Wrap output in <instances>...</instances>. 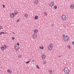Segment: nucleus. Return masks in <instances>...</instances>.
I'll use <instances>...</instances> for the list:
<instances>
[{"instance_id":"f257e3e1","label":"nucleus","mask_w":74,"mask_h":74,"mask_svg":"<svg viewBox=\"0 0 74 74\" xmlns=\"http://www.w3.org/2000/svg\"><path fill=\"white\" fill-rule=\"evenodd\" d=\"M64 72L66 73V74H69L70 73V70L69 69V68L67 67H65L64 69Z\"/></svg>"},{"instance_id":"f03ea898","label":"nucleus","mask_w":74,"mask_h":74,"mask_svg":"<svg viewBox=\"0 0 74 74\" xmlns=\"http://www.w3.org/2000/svg\"><path fill=\"white\" fill-rule=\"evenodd\" d=\"M49 49V50H52L53 48V45L52 43L49 44V45L48 47Z\"/></svg>"},{"instance_id":"7ed1b4c3","label":"nucleus","mask_w":74,"mask_h":74,"mask_svg":"<svg viewBox=\"0 0 74 74\" xmlns=\"http://www.w3.org/2000/svg\"><path fill=\"white\" fill-rule=\"evenodd\" d=\"M64 40L65 41H69V37L68 36H64Z\"/></svg>"},{"instance_id":"20e7f679","label":"nucleus","mask_w":74,"mask_h":74,"mask_svg":"<svg viewBox=\"0 0 74 74\" xmlns=\"http://www.w3.org/2000/svg\"><path fill=\"white\" fill-rule=\"evenodd\" d=\"M62 21H66V16L65 15L62 16Z\"/></svg>"},{"instance_id":"39448f33","label":"nucleus","mask_w":74,"mask_h":74,"mask_svg":"<svg viewBox=\"0 0 74 74\" xmlns=\"http://www.w3.org/2000/svg\"><path fill=\"white\" fill-rule=\"evenodd\" d=\"M14 48L16 51H19V46L16 45L14 46Z\"/></svg>"},{"instance_id":"423d86ee","label":"nucleus","mask_w":74,"mask_h":74,"mask_svg":"<svg viewBox=\"0 0 74 74\" xmlns=\"http://www.w3.org/2000/svg\"><path fill=\"white\" fill-rule=\"evenodd\" d=\"M37 37V35L36 34H34L33 35V37L34 39L36 38Z\"/></svg>"},{"instance_id":"0eeeda50","label":"nucleus","mask_w":74,"mask_h":74,"mask_svg":"<svg viewBox=\"0 0 74 74\" xmlns=\"http://www.w3.org/2000/svg\"><path fill=\"white\" fill-rule=\"evenodd\" d=\"M53 4H54V2H52L50 3L49 5L50 7H52Z\"/></svg>"},{"instance_id":"6e6552de","label":"nucleus","mask_w":74,"mask_h":74,"mask_svg":"<svg viewBox=\"0 0 74 74\" xmlns=\"http://www.w3.org/2000/svg\"><path fill=\"white\" fill-rule=\"evenodd\" d=\"M11 18H14V14L13 13H11L10 14Z\"/></svg>"},{"instance_id":"1a4fd4ad","label":"nucleus","mask_w":74,"mask_h":74,"mask_svg":"<svg viewBox=\"0 0 74 74\" xmlns=\"http://www.w3.org/2000/svg\"><path fill=\"white\" fill-rule=\"evenodd\" d=\"M35 4H37L38 3V0H35L34 2Z\"/></svg>"},{"instance_id":"9d476101","label":"nucleus","mask_w":74,"mask_h":74,"mask_svg":"<svg viewBox=\"0 0 74 74\" xmlns=\"http://www.w3.org/2000/svg\"><path fill=\"white\" fill-rule=\"evenodd\" d=\"M7 71L8 73H12V71H10V70L9 69Z\"/></svg>"},{"instance_id":"9b49d317","label":"nucleus","mask_w":74,"mask_h":74,"mask_svg":"<svg viewBox=\"0 0 74 74\" xmlns=\"http://www.w3.org/2000/svg\"><path fill=\"white\" fill-rule=\"evenodd\" d=\"M42 59H45V55H43L42 56Z\"/></svg>"},{"instance_id":"f8f14e48","label":"nucleus","mask_w":74,"mask_h":74,"mask_svg":"<svg viewBox=\"0 0 74 74\" xmlns=\"http://www.w3.org/2000/svg\"><path fill=\"white\" fill-rule=\"evenodd\" d=\"M74 7V5L73 4L71 5V9H73Z\"/></svg>"},{"instance_id":"ddd939ff","label":"nucleus","mask_w":74,"mask_h":74,"mask_svg":"<svg viewBox=\"0 0 74 74\" xmlns=\"http://www.w3.org/2000/svg\"><path fill=\"white\" fill-rule=\"evenodd\" d=\"M18 14V11H15L14 12V15H16V14Z\"/></svg>"},{"instance_id":"4468645a","label":"nucleus","mask_w":74,"mask_h":74,"mask_svg":"<svg viewBox=\"0 0 74 74\" xmlns=\"http://www.w3.org/2000/svg\"><path fill=\"white\" fill-rule=\"evenodd\" d=\"M38 18V17L37 16H36L34 17V19H37Z\"/></svg>"},{"instance_id":"2eb2a0df","label":"nucleus","mask_w":74,"mask_h":74,"mask_svg":"<svg viewBox=\"0 0 74 74\" xmlns=\"http://www.w3.org/2000/svg\"><path fill=\"white\" fill-rule=\"evenodd\" d=\"M4 47L3 46H2L1 47V49L2 51H4Z\"/></svg>"},{"instance_id":"dca6fc26","label":"nucleus","mask_w":74,"mask_h":74,"mask_svg":"<svg viewBox=\"0 0 74 74\" xmlns=\"http://www.w3.org/2000/svg\"><path fill=\"white\" fill-rule=\"evenodd\" d=\"M37 32H38V30L37 29L35 30L34 31V33H37Z\"/></svg>"},{"instance_id":"f3484780","label":"nucleus","mask_w":74,"mask_h":74,"mask_svg":"<svg viewBox=\"0 0 74 74\" xmlns=\"http://www.w3.org/2000/svg\"><path fill=\"white\" fill-rule=\"evenodd\" d=\"M40 49H44V46H42V47H39Z\"/></svg>"},{"instance_id":"a211bd4d","label":"nucleus","mask_w":74,"mask_h":74,"mask_svg":"<svg viewBox=\"0 0 74 74\" xmlns=\"http://www.w3.org/2000/svg\"><path fill=\"white\" fill-rule=\"evenodd\" d=\"M4 49H7V46L5 45H4Z\"/></svg>"},{"instance_id":"6ab92c4d","label":"nucleus","mask_w":74,"mask_h":74,"mask_svg":"<svg viewBox=\"0 0 74 74\" xmlns=\"http://www.w3.org/2000/svg\"><path fill=\"white\" fill-rule=\"evenodd\" d=\"M30 60L29 61H27V62H25V63H26V64H27L28 63H29V62H30Z\"/></svg>"},{"instance_id":"aec40b11","label":"nucleus","mask_w":74,"mask_h":74,"mask_svg":"<svg viewBox=\"0 0 74 74\" xmlns=\"http://www.w3.org/2000/svg\"><path fill=\"white\" fill-rule=\"evenodd\" d=\"M49 71L50 73H52V71L51 69H50V70H49Z\"/></svg>"},{"instance_id":"412c9836","label":"nucleus","mask_w":74,"mask_h":74,"mask_svg":"<svg viewBox=\"0 0 74 74\" xmlns=\"http://www.w3.org/2000/svg\"><path fill=\"white\" fill-rule=\"evenodd\" d=\"M55 9H56L57 8V6L55 5L54 7Z\"/></svg>"},{"instance_id":"4be33fe9","label":"nucleus","mask_w":74,"mask_h":74,"mask_svg":"<svg viewBox=\"0 0 74 74\" xmlns=\"http://www.w3.org/2000/svg\"><path fill=\"white\" fill-rule=\"evenodd\" d=\"M28 16V15H27V14H25V17H27Z\"/></svg>"},{"instance_id":"5701e85b","label":"nucleus","mask_w":74,"mask_h":74,"mask_svg":"<svg viewBox=\"0 0 74 74\" xmlns=\"http://www.w3.org/2000/svg\"><path fill=\"white\" fill-rule=\"evenodd\" d=\"M36 67L38 69H40V68L39 67V66H38V65H37Z\"/></svg>"},{"instance_id":"b1692460","label":"nucleus","mask_w":74,"mask_h":74,"mask_svg":"<svg viewBox=\"0 0 74 74\" xmlns=\"http://www.w3.org/2000/svg\"><path fill=\"white\" fill-rule=\"evenodd\" d=\"M1 33L2 34H5V33L4 32H1Z\"/></svg>"},{"instance_id":"393cba45","label":"nucleus","mask_w":74,"mask_h":74,"mask_svg":"<svg viewBox=\"0 0 74 74\" xmlns=\"http://www.w3.org/2000/svg\"><path fill=\"white\" fill-rule=\"evenodd\" d=\"M44 14H45V15H46V16H47V13H46V12H45L44 13Z\"/></svg>"},{"instance_id":"a878e982","label":"nucleus","mask_w":74,"mask_h":74,"mask_svg":"<svg viewBox=\"0 0 74 74\" xmlns=\"http://www.w3.org/2000/svg\"><path fill=\"white\" fill-rule=\"evenodd\" d=\"M3 29V27L1 26H0V30H1V29Z\"/></svg>"},{"instance_id":"bb28decb","label":"nucleus","mask_w":74,"mask_h":74,"mask_svg":"<svg viewBox=\"0 0 74 74\" xmlns=\"http://www.w3.org/2000/svg\"><path fill=\"white\" fill-rule=\"evenodd\" d=\"M14 39H15V38H14V37H12V39L13 40H14Z\"/></svg>"},{"instance_id":"cd10ccee","label":"nucleus","mask_w":74,"mask_h":74,"mask_svg":"<svg viewBox=\"0 0 74 74\" xmlns=\"http://www.w3.org/2000/svg\"><path fill=\"white\" fill-rule=\"evenodd\" d=\"M68 47L69 48V49H70V48H71V47H70V46H68Z\"/></svg>"},{"instance_id":"c85d7f7f","label":"nucleus","mask_w":74,"mask_h":74,"mask_svg":"<svg viewBox=\"0 0 74 74\" xmlns=\"http://www.w3.org/2000/svg\"><path fill=\"white\" fill-rule=\"evenodd\" d=\"M17 45H18V46H19V43L18 42L17 43Z\"/></svg>"},{"instance_id":"c756f323","label":"nucleus","mask_w":74,"mask_h":74,"mask_svg":"<svg viewBox=\"0 0 74 74\" xmlns=\"http://www.w3.org/2000/svg\"><path fill=\"white\" fill-rule=\"evenodd\" d=\"M19 21V19H18L17 21H16V22H18Z\"/></svg>"},{"instance_id":"7c9ffc66","label":"nucleus","mask_w":74,"mask_h":74,"mask_svg":"<svg viewBox=\"0 0 74 74\" xmlns=\"http://www.w3.org/2000/svg\"><path fill=\"white\" fill-rule=\"evenodd\" d=\"M21 57H22V56H21V55H19L18 56V58H21Z\"/></svg>"},{"instance_id":"2f4dec72","label":"nucleus","mask_w":74,"mask_h":74,"mask_svg":"<svg viewBox=\"0 0 74 74\" xmlns=\"http://www.w3.org/2000/svg\"><path fill=\"white\" fill-rule=\"evenodd\" d=\"M3 8H4V7H5V5H3Z\"/></svg>"},{"instance_id":"473e14b6","label":"nucleus","mask_w":74,"mask_h":74,"mask_svg":"<svg viewBox=\"0 0 74 74\" xmlns=\"http://www.w3.org/2000/svg\"><path fill=\"white\" fill-rule=\"evenodd\" d=\"M43 63L44 64H45V61H44Z\"/></svg>"},{"instance_id":"72a5a7b5","label":"nucleus","mask_w":74,"mask_h":74,"mask_svg":"<svg viewBox=\"0 0 74 74\" xmlns=\"http://www.w3.org/2000/svg\"><path fill=\"white\" fill-rule=\"evenodd\" d=\"M58 58H61V56H58Z\"/></svg>"},{"instance_id":"f704fd0d","label":"nucleus","mask_w":74,"mask_h":74,"mask_svg":"<svg viewBox=\"0 0 74 74\" xmlns=\"http://www.w3.org/2000/svg\"><path fill=\"white\" fill-rule=\"evenodd\" d=\"M72 44L74 45V41L72 42Z\"/></svg>"},{"instance_id":"c9c22d12","label":"nucleus","mask_w":74,"mask_h":74,"mask_svg":"<svg viewBox=\"0 0 74 74\" xmlns=\"http://www.w3.org/2000/svg\"><path fill=\"white\" fill-rule=\"evenodd\" d=\"M63 36V37H65V35L64 34H63L62 35Z\"/></svg>"},{"instance_id":"e433bc0d","label":"nucleus","mask_w":74,"mask_h":74,"mask_svg":"<svg viewBox=\"0 0 74 74\" xmlns=\"http://www.w3.org/2000/svg\"><path fill=\"white\" fill-rule=\"evenodd\" d=\"M51 26H53V24H52L51 25Z\"/></svg>"},{"instance_id":"4c0bfd02","label":"nucleus","mask_w":74,"mask_h":74,"mask_svg":"<svg viewBox=\"0 0 74 74\" xmlns=\"http://www.w3.org/2000/svg\"><path fill=\"white\" fill-rule=\"evenodd\" d=\"M34 60H32V62H34Z\"/></svg>"},{"instance_id":"58836bf2","label":"nucleus","mask_w":74,"mask_h":74,"mask_svg":"<svg viewBox=\"0 0 74 74\" xmlns=\"http://www.w3.org/2000/svg\"><path fill=\"white\" fill-rule=\"evenodd\" d=\"M1 33H0V35H1Z\"/></svg>"},{"instance_id":"ea45409f","label":"nucleus","mask_w":74,"mask_h":74,"mask_svg":"<svg viewBox=\"0 0 74 74\" xmlns=\"http://www.w3.org/2000/svg\"><path fill=\"white\" fill-rule=\"evenodd\" d=\"M12 33H13V34H15V33L14 32H13Z\"/></svg>"}]
</instances>
